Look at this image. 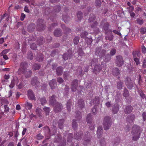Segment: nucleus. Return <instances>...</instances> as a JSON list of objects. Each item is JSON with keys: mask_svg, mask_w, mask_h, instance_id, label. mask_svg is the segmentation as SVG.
Returning <instances> with one entry per match:
<instances>
[{"mask_svg": "<svg viewBox=\"0 0 146 146\" xmlns=\"http://www.w3.org/2000/svg\"><path fill=\"white\" fill-rule=\"evenodd\" d=\"M102 69L101 65L99 64H96L94 67L93 72L95 74H99Z\"/></svg>", "mask_w": 146, "mask_h": 146, "instance_id": "nucleus-13", "label": "nucleus"}, {"mask_svg": "<svg viewBox=\"0 0 146 146\" xmlns=\"http://www.w3.org/2000/svg\"><path fill=\"white\" fill-rule=\"evenodd\" d=\"M38 78L36 77H35L33 78L31 81V84L33 86L36 85L38 86L39 82L38 81Z\"/></svg>", "mask_w": 146, "mask_h": 146, "instance_id": "nucleus-18", "label": "nucleus"}, {"mask_svg": "<svg viewBox=\"0 0 146 146\" xmlns=\"http://www.w3.org/2000/svg\"><path fill=\"white\" fill-rule=\"evenodd\" d=\"M125 84L129 89H131L133 87V84L130 78L127 77L125 78Z\"/></svg>", "mask_w": 146, "mask_h": 146, "instance_id": "nucleus-12", "label": "nucleus"}, {"mask_svg": "<svg viewBox=\"0 0 146 146\" xmlns=\"http://www.w3.org/2000/svg\"><path fill=\"white\" fill-rule=\"evenodd\" d=\"M108 32H111V33L110 35L106 36L105 37L106 40H109L111 41L112 40L113 38V36L112 34V32L111 30H109L108 31Z\"/></svg>", "mask_w": 146, "mask_h": 146, "instance_id": "nucleus-22", "label": "nucleus"}, {"mask_svg": "<svg viewBox=\"0 0 146 146\" xmlns=\"http://www.w3.org/2000/svg\"><path fill=\"white\" fill-rule=\"evenodd\" d=\"M100 98L98 96H96L93 100L94 104H99L100 103Z\"/></svg>", "mask_w": 146, "mask_h": 146, "instance_id": "nucleus-44", "label": "nucleus"}, {"mask_svg": "<svg viewBox=\"0 0 146 146\" xmlns=\"http://www.w3.org/2000/svg\"><path fill=\"white\" fill-rule=\"evenodd\" d=\"M40 65L38 64H35L33 66V68L34 70H39L40 68Z\"/></svg>", "mask_w": 146, "mask_h": 146, "instance_id": "nucleus-42", "label": "nucleus"}, {"mask_svg": "<svg viewBox=\"0 0 146 146\" xmlns=\"http://www.w3.org/2000/svg\"><path fill=\"white\" fill-rule=\"evenodd\" d=\"M31 48L33 50H36L37 48L36 44L33 43L31 45Z\"/></svg>", "mask_w": 146, "mask_h": 146, "instance_id": "nucleus-57", "label": "nucleus"}, {"mask_svg": "<svg viewBox=\"0 0 146 146\" xmlns=\"http://www.w3.org/2000/svg\"><path fill=\"white\" fill-rule=\"evenodd\" d=\"M88 34V33L87 32L84 31V32L81 34V37L83 38H86Z\"/></svg>", "mask_w": 146, "mask_h": 146, "instance_id": "nucleus-48", "label": "nucleus"}, {"mask_svg": "<svg viewBox=\"0 0 146 146\" xmlns=\"http://www.w3.org/2000/svg\"><path fill=\"white\" fill-rule=\"evenodd\" d=\"M43 59V56L42 54H40V55L37 58V60L39 62L42 61Z\"/></svg>", "mask_w": 146, "mask_h": 146, "instance_id": "nucleus-51", "label": "nucleus"}, {"mask_svg": "<svg viewBox=\"0 0 146 146\" xmlns=\"http://www.w3.org/2000/svg\"><path fill=\"white\" fill-rule=\"evenodd\" d=\"M4 111L5 112L8 113L9 112L10 109L7 105H6L4 106Z\"/></svg>", "mask_w": 146, "mask_h": 146, "instance_id": "nucleus-59", "label": "nucleus"}, {"mask_svg": "<svg viewBox=\"0 0 146 146\" xmlns=\"http://www.w3.org/2000/svg\"><path fill=\"white\" fill-rule=\"evenodd\" d=\"M72 52L70 50L68 51L67 53L64 54L62 56V58L64 60H66L68 59H70L72 56Z\"/></svg>", "mask_w": 146, "mask_h": 146, "instance_id": "nucleus-14", "label": "nucleus"}, {"mask_svg": "<svg viewBox=\"0 0 146 146\" xmlns=\"http://www.w3.org/2000/svg\"><path fill=\"white\" fill-rule=\"evenodd\" d=\"M78 106L81 109L84 107V102L83 100L82 99H80L78 100Z\"/></svg>", "mask_w": 146, "mask_h": 146, "instance_id": "nucleus-25", "label": "nucleus"}, {"mask_svg": "<svg viewBox=\"0 0 146 146\" xmlns=\"http://www.w3.org/2000/svg\"><path fill=\"white\" fill-rule=\"evenodd\" d=\"M28 96L29 98L32 100H35V97L32 91L31 90H28Z\"/></svg>", "mask_w": 146, "mask_h": 146, "instance_id": "nucleus-16", "label": "nucleus"}, {"mask_svg": "<svg viewBox=\"0 0 146 146\" xmlns=\"http://www.w3.org/2000/svg\"><path fill=\"white\" fill-rule=\"evenodd\" d=\"M72 127L74 130H76L78 127V125L76 122V120L75 119H73L72 121Z\"/></svg>", "mask_w": 146, "mask_h": 146, "instance_id": "nucleus-35", "label": "nucleus"}, {"mask_svg": "<svg viewBox=\"0 0 146 146\" xmlns=\"http://www.w3.org/2000/svg\"><path fill=\"white\" fill-rule=\"evenodd\" d=\"M62 18L64 22L66 23H68V21H69L70 19L69 17L67 16V15L64 16L63 15Z\"/></svg>", "mask_w": 146, "mask_h": 146, "instance_id": "nucleus-49", "label": "nucleus"}, {"mask_svg": "<svg viewBox=\"0 0 146 146\" xmlns=\"http://www.w3.org/2000/svg\"><path fill=\"white\" fill-rule=\"evenodd\" d=\"M79 37L78 36L75 37L74 39V42L75 44H77L79 42Z\"/></svg>", "mask_w": 146, "mask_h": 146, "instance_id": "nucleus-52", "label": "nucleus"}, {"mask_svg": "<svg viewBox=\"0 0 146 146\" xmlns=\"http://www.w3.org/2000/svg\"><path fill=\"white\" fill-rule=\"evenodd\" d=\"M138 94L143 99H144L145 98V94L143 93L142 91L141 90H139L138 91Z\"/></svg>", "mask_w": 146, "mask_h": 146, "instance_id": "nucleus-47", "label": "nucleus"}, {"mask_svg": "<svg viewBox=\"0 0 146 146\" xmlns=\"http://www.w3.org/2000/svg\"><path fill=\"white\" fill-rule=\"evenodd\" d=\"M134 60L135 62L136 65H138L139 64V60L138 58L135 57L134 58Z\"/></svg>", "mask_w": 146, "mask_h": 146, "instance_id": "nucleus-63", "label": "nucleus"}, {"mask_svg": "<svg viewBox=\"0 0 146 146\" xmlns=\"http://www.w3.org/2000/svg\"><path fill=\"white\" fill-rule=\"evenodd\" d=\"M40 101L41 104L42 105H44L47 102V101L46 98L44 97H42L40 99Z\"/></svg>", "mask_w": 146, "mask_h": 146, "instance_id": "nucleus-43", "label": "nucleus"}, {"mask_svg": "<svg viewBox=\"0 0 146 146\" xmlns=\"http://www.w3.org/2000/svg\"><path fill=\"white\" fill-rule=\"evenodd\" d=\"M9 51V49H6L3 50L2 52L0 53V55L2 56L3 54H5L8 53Z\"/></svg>", "mask_w": 146, "mask_h": 146, "instance_id": "nucleus-56", "label": "nucleus"}, {"mask_svg": "<svg viewBox=\"0 0 146 146\" xmlns=\"http://www.w3.org/2000/svg\"><path fill=\"white\" fill-rule=\"evenodd\" d=\"M43 110L46 116L49 115L50 112V109L49 107L44 106L43 108Z\"/></svg>", "mask_w": 146, "mask_h": 146, "instance_id": "nucleus-28", "label": "nucleus"}, {"mask_svg": "<svg viewBox=\"0 0 146 146\" xmlns=\"http://www.w3.org/2000/svg\"><path fill=\"white\" fill-rule=\"evenodd\" d=\"M119 110V107L117 105L116 106L114 105L112 108V112L113 114L116 113Z\"/></svg>", "mask_w": 146, "mask_h": 146, "instance_id": "nucleus-31", "label": "nucleus"}, {"mask_svg": "<svg viewBox=\"0 0 146 146\" xmlns=\"http://www.w3.org/2000/svg\"><path fill=\"white\" fill-rule=\"evenodd\" d=\"M103 129L102 127L100 126L98 128L97 134L98 138L100 139V146H106V142L104 138H102V135L103 133Z\"/></svg>", "mask_w": 146, "mask_h": 146, "instance_id": "nucleus-3", "label": "nucleus"}, {"mask_svg": "<svg viewBox=\"0 0 146 146\" xmlns=\"http://www.w3.org/2000/svg\"><path fill=\"white\" fill-rule=\"evenodd\" d=\"M49 85L52 89H54L57 86L56 80L54 79H52L50 82Z\"/></svg>", "mask_w": 146, "mask_h": 146, "instance_id": "nucleus-15", "label": "nucleus"}, {"mask_svg": "<svg viewBox=\"0 0 146 146\" xmlns=\"http://www.w3.org/2000/svg\"><path fill=\"white\" fill-rule=\"evenodd\" d=\"M116 52V50L115 48H112L111 50L110 53L111 56H113L114 55Z\"/></svg>", "mask_w": 146, "mask_h": 146, "instance_id": "nucleus-58", "label": "nucleus"}, {"mask_svg": "<svg viewBox=\"0 0 146 146\" xmlns=\"http://www.w3.org/2000/svg\"><path fill=\"white\" fill-rule=\"evenodd\" d=\"M44 42V40L43 37H40L38 39L37 42L38 45H41Z\"/></svg>", "mask_w": 146, "mask_h": 146, "instance_id": "nucleus-37", "label": "nucleus"}, {"mask_svg": "<svg viewBox=\"0 0 146 146\" xmlns=\"http://www.w3.org/2000/svg\"><path fill=\"white\" fill-rule=\"evenodd\" d=\"M35 26L33 23L30 24L27 27L28 31L31 32L35 29Z\"/></svg>", "mask_w": 146, "mask_h": 146, "instance_id": "nucleus-29", "label": "nucleus"}, {"mask_svg": "<svg viewBox=\"0 0 146 146\" xmlns=\"http://www.w3.org/2000/svg\"><path fill=\"white\" fill-rule=\"evenodd\" d=\"M106 51L104 50H101L100 48H97L95 51V53L97 55H99L100 57L103 59L106 55Z\"/></svg>", "mask_w": 146, "mask_h": 146, "instance_id": "nucleus-7", "label": "nucleus"}, {"mask_svg": "<svg viewBox=\"0 0 146 146\" xmlns=\"http://www.w3.org/2000/svg\"><path fill=\"white\" fill-rule=\"evenodd\" d=\"M42 110L40 108H37L35 111L37 115L39 117L42 116Z\"/></svg>", "mask_w": 146, "mask_h": 146, "instance_id": "nucleus-32", "label": "nucleus"}, {"mask_svg": "<svg viewBox=\"0 0 146 146\" xmlns=\"http://www.w3.org/2000/svg\"><path fill=\"white\" fill-rule=\"evenodd\" d=\"M72 101L70 100H69L68 101L67 103V108L69 112L70 111L72 105Z\"/></svg>", "mask_w": 146, "mask_h": 146, "instance_id": "nucleus-36", "label": "nucleus"}, {"mask_svg": "<svg viewBox=\"0 0 146 146\" xmlns=\"http://www.w3.org/2000/svg\"><path fill=\"white\" fill-rule=\"evenodd\" d=\"M37 28L39 31L44 30L45 25L43 23V20L42 19H39L37 20Z\"/></svg>", "mask_w": 146, "mask_h": 146, "instance_id": "nucleus-9", "label": "nucleus"}, {"mask_svg": "<svg viewBox=\"0 0 146 146\" xmlns=\"http://www.w3.org/2000/svg\"><path fill=\"white\" fill-rule=\"evenodd\" d=\"M120 71L117 68H114L112 70V73L113 75L117 76L120 74Z\"/></svg>", "mask_w": 146, "mask_h": 146, "instance_id": "nucleus-24", "label": "nucleus"}, {"mask_svg": "<svg viewBox=\"0 0 146 146\" xmlns=\"http://www.w3.org/2000/svg\"><path fill=\"white\" fill-rule=\"evenodd\" d=\"M82 13L80 11H78L77 14V17L78 19L80 20L81 19L82 17Z\"/></svg>", "mask_w": 146, "mask_h": 146, "instance_id": "nucleus-53", "label": "nucleus"}, {"mask_svg": "<svg viewBox=\"0 0 146 146\" xmlns=\"http://www.w3.org/2000/svg\"><path fill=\"white\" fill-rule=\"evenodd\" d=\"M55 97V96L54 95L50 97L49 100V103L54 107V111L56 113H57L61 111L62 109L63 106L61 104L56 102Z\"/></svg>", "mask_w": 146, "mask_h": 146, "instance_id": "nucleus-1", "label": "nucleus"}, {"mask_svg": "<svg viewBox=\"0 0 146 146\" xmlns=\"http://www.w3.org/2000/svg\"><path fill=\"white\" fill-rule=\"evenodd\" d=\"M141 132V129L139 126L137 125H134L131 131V134L133 136V140L134 141L138 140L140 137V134Z\"/></svg>", "mask_w": 146, "mask_h": 146, "instance_id": "nucleus-2", "label": "nucleus"}, {"mask_svg": "<svg viewBox=\"0 0 146 146\" xmlns=\"http://www.w3.org/2000/svg\"><path fill=\"white\" fill-rule=\"evenodd\" d=\"M143 120L145 121L146 120V112H143L142 114Z\"/></svg>", "mask_w": 146, "mask_h": 146, "instance_id": "nucleus-64", "label": "nucleus"}, {"mask_svg": "<svg viewBox=\"0 0 146 146\" xmlns=\"http://www.w3.org/2000/svg\"><path fill=\"white\" fill-rule=\"evenodd\" d=\"M62 31L60 29H56L54 32V36L56 37H59L61 35Z\"/></svg>", "mask_w": 146, "mask_h": 146, "instance_id": "nucleus-23", "label": "nucleus"}, {"mask_svg": "<svg viewBox=\"0 0 146 146\" xmlns=\"http://www.w3.org/2000/svg\"><path fill=\"white\" fill-rule=\"evenodd\" d=\"M64 122V120L63 119H61L59 120L58 122V127L60 129H62L63 128Z\"/></svg>", "mask_w": 146, "mask_h": 146, "instance_id": "nucleus-26", "label": "nucleus"}, {"mask_svg": "<svg viewBox=\"0 0 146 146\" xmlns=\"http://www.w3.org/2000/svg\"><path fill=\"white\" fill-rule=\"evenodd\" d=\"M61 27L63 29L65 32L66 33L71 32V30L69 28H66L64 24L61 25Z\"/></svg>", "mask_w": 146, "mask_h": 146, "instance_id": "nucleus-27", "label": "nucleus"}, {"mask_svg": "<svg viewBox=\"0 0 146 146\" xmlns=\"http://www.w3.org/2000/svg\"><path fill=\"white\" fill-rule=\"evenodd\" d=\"M78 84V81L77 79H76L73 80L71 84V90L72 92H75L76 91Z\"/></svg>", "mask_w": 146, "mask_h": 146, "instance_id": "nucleus-11", "label": "nucleus"}, {"mask_svg": "<svg viewBox=\"0 0 146 146\" xmlns=\"http://www.w3.org/2000/svg\"><path fill=\"white\" fill-rule=\"evenodd\" d=\"M73 138V134L71 133H69L68 135L67 141L68 142H70L72 141Z\"/></svg>", "mask_w": 146, "mask_h": 146, "instance_id": "nucleus-38", "label": "nucleus"}, {"mask_svg": "<svg viewBox=\"0 0 146 146\" xmlns=\"http://www.w3.org/2000/svg\"><path fill=\"white\" fill-rule=\"evenodd\" d=\"M133 108L131 106H126L124 110V111L126 114H128L130 113L132 111Z\"/></svg>", "mask_w": 146, "mask_h": 146, "instance_id": "nucleus-19", "label": "nucleus"}, {"mask_svg": "<svg viewBox=\"0 0 146 146\" xmlns=\"http://www.w3.org/2000/svg\"><path fill=\"white\" fill-rule=\"evenodd\" d=\"M135 115L134 114H132L130 115L129 116L126 118V121L129 123H132L134 120Z\"/></svg>", "mask_w": 146, "mask_h": 146, "instance_id": "nucleus-17", "label": "nucleus"}, {"mask_svg": "<svg viewBox=\"0 0 146 146\" xmlns=\"http://www.w3.org/2000/svg\"><path fill=\"white\" fill-rule=\"evenodd\" d=\"M136 21L137 24L139 25H142L144 23L143 19L141 18H137L136 19Z\"/></svg>", "mask_w": 146, "mask_h": 146, "instance_id": "nucleus-46", "label": "nucleus"}, {"mask_svg": "<svg viewBox=\"0 0 146 146\" xmlns=\"http://www.w3.org/2000/svg\"><path fill=\"white\" fill-rule=\"evenodd\" d=\"M96 5L100 7L102 3L100 0H96Z\"/></svg>", "mask_w": 146, "mask_h": 146, "instance_id": "nucleus-55", "label": "nucleus"}, {"mask_svg": "<svg viewBox=\"0 0 146 146\" xmlns=\"http://www.w3.org/2000/svg\"><path fill=\"white\" fill-rule=\"evenodd\" d=\"M43 137L44 136L40 133L36 135V138L38 140L42 139Z\"/></svg>", "mask_w": 146, "mask_h": 146, "instance_id": "nucleus-54", "label": "nucleus"}, {"mask_svg": "<svg viewBox=\"0 0 146 146\" xmlns=\"http://www.w3.org/2000/svg\"><path fill=\"white\" fill-rule=\"evenodd\" d=\"M26 108L28 110H30L31 109L33 105L31 103L27 102L25 104Z\"/></svg>", "mask_w": 146, "mask_h": 146, "instance_id": "nucleus-45", "label": "nucleus"}, {"mask_svg": "<svg viewBox=\"0 0 146 146\" xmlns=\"http://www.w3.org/2000/svg\"><path fill=\"white\" fill-rule=\"evenodd\" d=\"M109 24L108 23L107 21V19H103L100 25V27L102 28L105 31V33L106 35L108 34V32L106 31L109 27Z\"/></svg>", "mask_w": 146, "mask_h": 146, "instance_id": "nucleus-4", "label": "nucleus"}, {"mask_svg": "<svg viewBox=\"0 0 146 146\" xmlns=\"http://www.w3.org/2000/svg\"><path fill=\"white\" fill-rule=\"evenodd\" d=\"M116 57L115 63L116 66L119 67L121 66L124 64V61L122 56H121L119 55L117 56Z\"/></svg>", "mask_w": 146, "mask_h": 146, "instance_id": "nucleus-8", "label": "nucleus"}, {"mask_svg": "<svg viewBox=\"0 0 146 146\" xmlns=\"http://www.w3.org/2000/svg\"><path fill=\"white\" fill-rule=\"evenodd\" d=\"M63 71V69L62 67H58L56 69V74L58 76H60L62 74Z\"/></svg>", "mask_w": 146, "mask_h": 146, "instance_id": "nucleus-20", "label": "nucleus"}, {"mask_svg": "<svg viewBox=\"0 0 146 146\" xmlns=\"http://www.w3.org/2000/svg\"><path fill=\"white\" fill-rule=\"evenodd\" d=\"M81 113L80 111H78L76 114V118H81V117L80 115Z\"/></svg>", "mask_w": 146, "mask_h": 146, "instance_id": "nucleus-61", "label": "nucleus"}, {"mask_svg": "<svg viewBox=\"0 0 146 146\" xmlns=\"http://www.w3.org/2000/svg\"><path fill=\"white\" fill-rule=\"evenodd\" d=\"M96 16L94 14H91L89 17L88 21L89 23H91L95 20L96 19Z\"/></svg>", "mask_w": 146, "mask_h": 146, "instance_id": "nucleus-33", "label": "nucleus"}, {"mask_svg": "<svg viewBox=\"0 0 146 146\" xmlns=\"http://www.w3.org/2000/svg\"><path fill=\"white\" fill-rule=\"evenodd\" d=\"M90 26L91 28L93 29L94 33H98L100 32L99 29L97 27L98 23L97 21H95L93 23H90Z\"/></svg>", "mask_w": 146, "mask_h": 146, "instance_id": "nucleus-10", "label": "nucleus"}, {"mask_svg": "<svg viewBox=\"0 0 146 146\" xmlns=\"http://www.w3.org/2000/svg\"><path fill=\"white\" fill-rule=\"evenodd\" d=\"M82 135L83 133L81 131L79 132L78 133H75L74 135L75 139L79 140L82 138Z\"/></svg>", "mask_w": 146, "mask_h": 146, "instance_id": "nucleus-21", "label": "nucleus"}, {"mask_svg": "<svg viewBox=\"0 0 146 146\" xmlns=\"http://www.w3.org/2000/svg\"><path fill=\"white\" fill-rule=\"evenodd\" d=\"M129 93L128 91L125 88L124 89V92L123 94V96L125 98L129 96Z\"/></svg>", "mask_w": 146, "mask_h": 146, "instance_id": "nucleus-41", "label": "nucleus"}, {"mask_svg": "<svg viewBox=\"0 0 146 146\" xmlns=\"http://www.w3.org/2000/svg\"><path fill=\"white\" fill-rule=\"evenodd\" d=\"M111 125V121L110 118L108 116L104 118L103 122L104 128L105 130L109 129Z\"/></svg>", "mask_w": 146, "mask_h": 146, "instance_id": "nucleus-5", "label": "nucleus"}, {"mask_svg": "<svg viewBox=\"0 0 146 146\" xmlns=\"http://www.w3.org/2000/svg\"><path fill=\"white\" fill-rule=\"evenodd\" d=\"M15 81L14 79H13L11 80V83L10 85H9V87L11 88H13L15 85Z\"/></svg>", "mask_w": 146, "mask_h": 146, "instance_id": "nucleus-50", "label": "nucleus"}, {"mask_svg": "<svg viewBox=\"0 0 146 146\" xmlns=\"http://www.w3.org/2000/svg\"><path fill=\"white\" fill-rule=\"evenodd\" d=\"M55 8L54 10L56 12H59L61 9L60 6L59 5L55 6Z\"/></svg>", "mask_w": 146, "mask_h": 146, "instance_id": "nucleus-60", "label": "nucleus"}, {"mask_svg": "<svg viewBox=\"0 0 146 146\" xmlns=\"http://www.w3.org/2000/svg\"><path fill=\"white\" fill-rule=\"evenodd\" d=\"M117 86L118 89L119 90L122 89L123 86V83L121 81H120L117 83Z\"/></svg>", "mask_w": 146, "mask_h": 146, "instance_id": "nucleus-40", "label": "nucleus"}, {"mask_svg": "<svg viewBox=\"0 0 146 146\" xmlns=\"http://www.w3.org/2000/svg\"><path fill=\"white\" fill-rule=\"evenodd\" d=\"M27 67V64L25 62H21L20 65V67L18 69V72L19 73L25 74Z\"/></svg>", "mask_w": 146, "mask_h": 146, "instance_id": "nucleus-6", "label": "nucleus"}, {"mask_svg": "<svg viewBox=\"0 0 146 146\" xmlns=\"http://www.w3.org/2000/svg\"><path fill=\"white\" fill-rule=\"evenodd\" d=\"M28 58L29 59L32 60L33 58V54L32 53L30 52L28 55Z\"/></svg>", "mask_w": 146, "mask_h": 146, "instance_id": "nucleus-62", "label": "nucleus"}, {"mask_svg": "<svg viewBox=\"0 0 146 146\" xmlns=\"http://www.w3.org/2000/svg\"><path fill=\"white\" fill-rule=\"evenodd\" d=\"M111 58V56L109 54H108L105 56L103 59L105 62H106L109 61Z\"/></svg>", "mask_w": 146, "mask_h": 146, "instance_id": "nucleus-34", "label": "nucleus"}, {"mask_svg": "<svg viewBox=\"0 0 146 146\" xmlns=\"http://www.w3.org/2000/svg\"><path fill=\"white\" fill-rule=\"evenodd\" d=\"M32 74V72L31 70H29L28 72L26 70L25 74V76L27 78H29L31 77Z\"/></svg>", "mask_w": 146, "mask_h": 146, "instance_id": "nucleus-39", "label": "nucleus"}, {"mask_svg": "<svg viewBox=\"0 0 146 146\" xmlns=\"http://www.w3.org/2000/svg\"><path fill=\"white\" fill-rule=\"evenodd\" d=\"M92 115L90 113L88 114L86 117V120L87 123L90 124L92 121Z\"/></svg>", "mask_w": 146, "mask_h": 146, "instance_id": "nucleus-30", "label": "nucleus"}]
</instances>
